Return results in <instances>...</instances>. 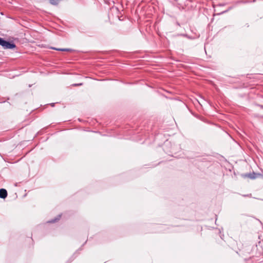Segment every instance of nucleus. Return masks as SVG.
<instances>
[{
	"label": "nucleus",
	"instance_id": "nucleus-6",
	"mask_svg": "<svg viewBox=\"0 0 263 263\" xmlns=\"http://www.w3.org/2000/svg\"><path fill=\"white\" fill-rule=\"evenodd\" d=\"M74 259V257L72 256H71L69 259L67 261L66 263H71Z\"/></svg>",
	"mask_w": 263,
	"mask_h": 263
},
{
	"label": "nucleus",
	"instance_id": "nucleus-14",
	"mask_svg": "<svg viewBox=\"0 0 263 263\" xmlns=\"http://www.w3.org/2000/svg\"><path fill=\"white\" fill-rule=\"evenodd\" d=\"M177 24L178 25L180 26V24H179V23L178 22H177Z\"/></svg>",
	"mask_w": 263,
	"mask_h": 263
},
{
	"label": "nucleus",
	"instance_id": "nucleus-8",
	"mask_svg": "<svg viewBox=\"0 0 263 263\" xmlns=\"http://www.w3.org/2000/svg\"><path fill=\"white\" fill-rule=\"evenodd\" d=\"M74 259V257L72 256H71L69 259L67 261L66 263H71Z\"/></svg>",
	"mask_w": 263,
	"mask_h": 263
},
{
	"label": "nucleus",
	"instance_id": "nucleus-15",
	"mask_svg": "<svg viewBox=\"0 0 263 263\" xmlns=\"http://www.w3.org/2000/svg\"><path fill=\"white\" fill-rule=\"evenodd\" d=\"M260 107H261V108H263V106H262V105H260Z\"/></svg>",
	"mask_w": 263,
	"mask_h": 263
},
{
	"label": "nucleus",
	"instance_id": "nucleus-2",
	"mask_svg": "<svg viewBox=\"0 0 263 263\" xmlns=\"http://www.w3.org/2000/svg\"><path fill=\"white\" fill-rule=\"evenodd\" d=\"M260 175V174L256 173L254 172L242 174L241 175V177L243 178H249L251 179H256Z\"/></svg>",
	"mask_w": 263,
	"mask_h": 263
},
{
	"label": "nucleus",
	"instance_id": "nucleus-11",
	"mask_svg": "<svg viewBox=\"0 0 263 263\" xmlns=\"http://www.w3.org/2000/svg\"><path fill=\"white\" fill-rule=\"evenodd\" d=\"M72 85L74 86H81L82 85V83L73 84Z\"/></svg>",
	"mask_w": 263,
	"mask_h": 263
},
{
	"label": "nucleus",
	"instance_id": "nucleus-12",
	"mask_svg": "<svg viewBox=\"0 0 263 263\" xmlns=\"http://www.w3.org/2000/svg\"><path fill=\"white\" fill-rule=\"evenodd\" d=\"M180 35L187 37V35L186 34H181Z\"/></svg>",
	"mask_w": 263,
	"mask_h": 263
},
{
	"label": "nucleus",
	"instance_id": "nucleus-10",
	"mask_svg": "<svg viewBox=\"0 0 263 263\" xmlns=\"http://www.w3.org/2000/svg\"><path fill=\"white\" fill-rule=\"evenodd\" d=\"M116 22H119L121 21H123V19H121L120 17H115Z\"/></svg>",
	"mask_w": 263,
	"mask_h": 263
},
{
	"label": "nucleus",
	"instance_id": "nucleus-3",
	"mask_svg": "<svg viewBox=\"0 0 263 263\" xmlns=\"http://www.w3.org/2000/svg\"><path fill=\"white\" fill-rule=\"evenodd\" d=\"M8 195L7 191L5 189H0V198L2 199H5Z\"/></svg>",
	"mask_w": 263,
	"mask_h": 263
},
{
	"label": "nucleus",
	"instance_id": "nucleus-1",
	"mask_svg": "<svg viewBox=\"0 0 263 263\" xmlns=\"http://www.w3.org/2000/svg\"><path fill=\"white\" fill-rule=\"evenodd\" d=\"M0 45L4 49H14L16 47V45L13 41H7L4 39L0 37Z\"/></svg>",
	"mask_w": 263,
	"mask_h": 263
},
{
	"label": "nucleus",
	"instance_id": "nucleus-13",
	"mask_svg": "<svg viewBox=\"0 0 263 263\" xmlns=\"http://www.w3.org/2000/svg\"><path fill=\"white\" fill-rule=\"evenodd\" d=\"M51 106H52V107L54 106V103H51Z\"/></svg>",
	"mask_w": 263,
	"mask_h": 263
},
{
	"label": "nucleus",
	"instance_id": "nucleus-9",
	"mask_svg": "<svg viewBox=\"0 0 263 263\" xmlns=\"http://www.w3.org/2000/svg\"><path fill=\"white\" fill-rule=\"evenodd\" d=\"M74 259V257L72 256H71L69 259L67 261L66 263H71Z\"/></svg>",
	"mask_w": 263,
	"mask_h": 263
},
{
	"label": "nucleus",
	"instance_id": "nucleus-7",
	"mask_svg": "<svg viewBox=\"0 0 263 263\" xmlns=\"http://www.w3.org/2000/svg\"><path fill=\"white\" fill-rule=\"evenodd\" d=\"M74 259V257L72 256H71L69 259L67 261L66 263H71Z\"/></svg>",
	"mask_w": 263,
	"mask_h": 263
},
{
	"label": "nucleus",
	"instance_id": "nucleus-4",
	"mask_svg": "<svg viewBox=\"0 0 263 263\" xmlns=\"http://www.w3.org/2000/svg\"><path fill=\"white\" fill-rule=\"evenodd\" d=\"M61 217V214H59L55 218L48 221V222L50 223H53L56 222L60 219Z\"/></svg>",
	"mask_w": 263,
	"mask_h": 263
},
{
	"label": "nucleus",
	"instance_id": "nucleus-5",
	"mask_svg": "<svg viewBox=\"0 0 263 263\" xmlns=\"http://www.w3.org/2000/svg\"><path fill=\"white\" fill-rule=\"evenodd\" d=\"M51 49L58 50V51H72L71 49L70 48H57L54 47H52Z\"/></svg>",
	"mask_w": 263,
	"mask_h": 263
}]
</instances>
